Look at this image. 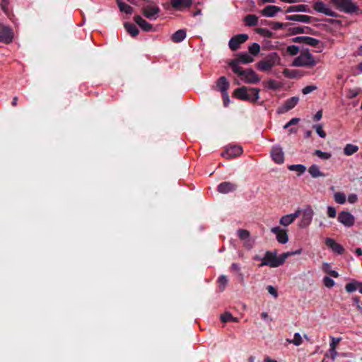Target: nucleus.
I'll return each instance as SVG.
<instances>
[{"instance_id": "obj_51", "label": "nucleus", "mask_w": 362, "mask_h": 362, "mask_svg": "<svg viewBox=\"0 0 362 362\" xmlns=\"http://www.w3.org/2000/svg\"><path fill=\"white\" fill-rule=\"evenodd\" d=\"M323 282L325 286L327 288H332L334 285V281L328 276H325L323 279Z\"/></svg>"}, {"instance_id": "obj_43", "label": "nucleus", "mask_w": 362, "mask_h": 362, "mask_svg": "<svg viewBox=\"0 0 362 362\" xmlns=\"http://www.w3.org/2000/svg\"><path fill=\"white\" fill-rule=\"evenodd\" d=\"M334 201L340 204H343L346 202V196L342 192H336L334 194Z\"/></svg>"}, {"instance_id": "obj_19", "label": "nucleus", "mask_w": 362, "mask_h": 362, "mask_svg": "<svg viewBox=\"0 0 362 362\" xmlns=\"http://www.w3.org/2000/svg\"><path fill=\"white\" fill-rule=\"evenodd\" d=\"M237 189V185L230 182H223L218 185L217 190L221 194L234 192Z\"/></svg>"}, {"instance_id": "obj_53", "label": "nucleus", "mask_w": 362, "mask_h": 362, "mask_svg": "<svg viewBox=\"0 0 362 362\" xmlns=\"http://www.w3.org/2000/svg\"><path fill=\"white\" fill-rule=\"evenodd\" d=\"M327 216L329 218H335L337 216V211L334 207L329 206L327 207Z\"/></svg>"}, {"instance_id": "obj_63", "label": "nucleus", "mask_w": 362, "mask_h": 362, "mask_svg": "<svg viewBox=\"0 0 362 362\" xmlns=\"http://www.w3.org/2000/svg\"><path fill=\"white\" fill-rule=\"evenodd\" d=\"M244 245L248 249H250L253 245V241L250 238L248 240L244 241Z\"/></svg>"}, {"instance_id": "obj_31", "label": "nucleus", "mask_w": 362, "mask_h": 362, "mask_svg": "<svg viewBox=\"0 0 362 362\" xmlns=\"http://www.w3.org/2000/svg\"><path fill=\"white\" fill-rule=\"evenodd\" d=\"M310 30H311V28H309V27H300V26H298V27H293V28H289V31L291 32V35H297V34H300V33H310Z\"/></svg>"}, {"instance_id": "obj_58", "label": "nucleus", "mask_w": 362, "mask_h": 362, "mask_svg": "<svg viewBox=\"0 0 362 362\" xmlns=\"http://www.w3.org/2000/svg\"><path fill=\"white\" fill-rule=\"evenodd\" d=\"M358 94V92L356 90L351 89L349 90V98H356Z\"/></svg>"}, {"instance_id": "obj_42", "label": "nucleus", "mask_w": 362, "mask_h": 362, "mask_svg": "<svg viewBox=\"0 0 362 362\" xmlns=\"http://www.w3.org/2000/svg\"><path fill=\"white\" fill-rule=\"evenodd\" d=\"M313 154L323 160H328L332 157V154L327 152H323L321 150H315Z\"/></svg>"}, {"instance_id": "obj_1", "label": "nucleus", "mask_w": 362, "mask_h": 362, "mask_svg": "<svg viewBox=\"0 0 362 362\" xmlns=\"http://www.w3.org/2000/svg\"><path fill=\"white\" fill-rule=\"evenodd\" d=\"M302 250L299 249L293 252H287L277 256L276 250L267 251L264 257L262 259L260 265H268L271 267H278L282 265L286 259L292 255H299L301 253Z\"/></svg>"}, {"instance_id": "obj_49", "label": "nucleus", "mask_w": 362, "mask_h": 362, "mask_svg": "<svg viewBox=\"0 0 362 362\" xmlns=\"http://www.w3.org/2000/svg\"><path fill=\"white\" fill-rule=\"evenodd\" d=\"M315 130H316V132L317 134L321 137V138H325L326 137V133L325 132V131L322 129V127L321 124H316V125H314L313 127Z\"/></svg>"}, {"instance_id": "obj_15", "label": "nucleus", "mask_w": 362, "mask_h": 362, "mask_svg": "<svg viewBox=\"0 0 362 362\" xmlns=\"http://www.w3.org/2000/svg\"><path fill=\"white\" fill-rule=\"evenodd\" d=\"M338 221L347 227H351L354 224V217L349 211H343L339 214Z\"/></svg>"}, {"instance_id": "obj_36", "label": "nucleus", "mask_w": 362, "mask_h": 362, "mask_svg": "<svg viewBox=\"0 0 362 362\" xmlns=\"http://www.w3.org/2000/svg\"><path fill=\"white\" fill-rule=\"evenodd\" d=\"M221 320L223 322H238V320L237 317H233V315H231V313H228V312H226L224 313L223 315H221Z\"/></svg>"}, {"instance_id": "obj_27", "label": "nucleus", "mask_w": 362, "mask_h": 362, "mask_svg": "<svg viewBox=\"0 0 362 362\" xmlns=\"http://www.w3.org/2000/svg\"><path fill=\"white\" fill-rule=\"evenodd\" d=\"M309 9L308 8V6L305 4H298L293 5L288 7L286 11V13H291V12H308Z\"/></svg>"}, {"instance_id": "obj_22", "label": "nucleus", "mask_w": 362, "mask_h": 362, "mask_svg": "<svg viewBox=\"0 0 362 362\" xmlns=\"http://www.w3.org/2000/svg\"><path fill=\"white\" fill-rule=\"evenodd\" d=\"M134 21L145 32H149L153 29V25L139 15L134 17Z\"/></svg>"}, {"instance_id": "obj_4", "label": "nucleus", "mask_w": 362, "mask_h": 362, "mask_svg": "<svg viewBox=\"0 0 362 362\" xmlns=\"http://www.w3.org/2000/svg\"><path fill=\"white\" fill-rule=\"evenodd\" d=\"M281 58L277 52H271L256 64L257 68L262 71H269L272 67L280 64Z\"/></svg>"}, {"instance_id": "obj_55", "label": "nucleus", "mask_w": 362, "mask_h": 362, "mask_svg": "<svg viewBox=\"0 0 362 362\" xmlns=\"http://www.w3.org/2000/svg\"><path fill=\"white\" fill-rule=\"evenodd\" d=\"M299 121H300L299 118L294 117V118L291 119L288 123H286L284 126V129H287V128H288L289 127H291L292 125L297 124Z\"/></svg>"}, {"instance_id": "obj_56", "label": "nucleus", "mask_w": 362, "mask_h": 362, "mask_svg": "<svg viewBox=\"0 0 362 362\" xmlns=\"http://www.w3.org/2000/svg\"><path fill=\"white\" fill-rule=\"evenodd\" d=\"M358 197L356 194H351L348 196V202L351 204H354L357 202Z\"/></svg>"}, {"instance_id": "obj_35", "label": "nucleus", "mask_w": 362, "mask_h": 362, "mask_svg": "<svg viewBox=\"0 0 362 362\" xmlns=\"http://www.w3.org/2000/svg\"><path fill=\"white\" fill-rule=\"evenodd\" d=\"M359 282L356 280H352L351 282L348 283L345 286L346 291L348 293H352L356 290H358Z\"/></svg>"}, {"instance_id": "obj_18", "label": "nucleus", "mask_w": 362, "mask_h": 362, "mask_svg": "<svg viewBox=\"0 0 362 362\" xmlns=\"http://www.w3.org/2000/svg\"><path fill=\"white\" fill-rule=\"evenodd\" d=\"M271 156L273 160L278 164H281L284 161V153L282 148L279 146H274L272 148Z\"/></svg>"}, {"instance_id": "obj_32", "label": "nucleus", "mask_w": 362, "mask_h": 362, "mask_svg": "<svg viewBox=\"0 0 362 362\" xmlns=\"http://www.w3.org/2000/svg\"><path fill=\"white\" fill-rule=\"evenodd\" d=\"M358 150V147L356 145L348 144L345 146L344 148V153L346 156H351Z\"/></svg>"}, {"instance_id": "obj_33", "label": "nucleus", "mask_w": 362, "mask_h": 362, "mask_svg": "<svg viewBox=\"0 0 362 362\" xmlns=\"http://www.w3.org/2000/svg\"><path fill=\"white\" fill-rule=\"evenodd\" d=\"M288 168L291 171L298 172V175L304 173L306 171V167L301 164L291 165L288 167Z\"/></svg>"}, {"instance_id": "obj_62", "label": "nucleus", "mask_w": 362, "mask_h": 362, "mask_svg": "<svg viewBox=\"0 0 362 362\" xmlns=\"http://www.w3.org/2000/svg\"><path fill=\"white\" fill-rule=\"evenodd\" d=\"M192 0H182V4L183 6L189 8L192 6Z\"/></svg>"}, {"instance_id": "obj_29", "label": "nucleus", "mask_w": 362, "mask_h": 362, "mask_svg": "<svg viewBox=\"0 0 362 362\" xmlns=\"http://www.w3.org/2000/svg\"><path fill=\"white\" fill-rule=\"evenodd\" d=\"M243 21L245 25L250 27L255 26L258 23V17L253 14H248L245 16Z\"/></svg>"}, {"instance_id": "obj_12", "label": "nucleus", "mask_w": 362, "mask_h": 362, "mask_svg": "<svg viewBox=\"0 0 362 362\" xmlns=\"http://www.w3.org/2000/svg\"><path fill=\"white\" fill-rule=\"evenodd\" d=\"M299 98L296 96L291 97L286 100L285 103L276 110L278 114H284L293 109L298 103Z\"/></svg>"}, {"instance_id": "obj_60", "label": "nucleus", "mask_w": 362, "mask_h": 362, "mask_svg": "<svg viewBox=\"0 0 362 362\" xmlns=\"http://www.w3.org/2000/svg\"><path fill=\"white\" fill-rule=\"evenodd\" d=\"M322 110H318L316 114L315 115L314 117H313V119L315 121H319L322 119Z\"/></svg>"}, {"instance_id": "obj_6", "label": "nucleus", "mask_w": 362, "mask_h": 362, "mask_svg": "<svg viewBox=\"0 0 362 362\" xmlns=\"http://www.w3.org/2000/svg\"><path fill=\"white\" fill-rule=\"evenodd\" d=\"M332 4L340 11L352 13L358 10V6L351 0H331Z\"/></svg>"}, {"instance_id": "obj_28", "label": "nucleus", "mask_w": 362, "mask_h": 362, "mask_svg": "<svg viewBox=\"0 0 362 362\" xmlns=\"http://www.w3.org/2000/svg\"><path fill=\"white\" fill-rule=\"evenodd\" d=\"M117 4L119 11L125 13L126 14L131 15L134 11V9L131 6L123 2L122 0H117Z\"/></svg>"}, {"instance_id": "obj_54", "label": "nucleus", "mask_w": 362, "mask_h": 362, "mask_svg": "<svg viewBox=\"0 0 362 362\" xmlns=\"http://www.w3.org/2000/svg\"><path fill=\"white\" fill-rule=\"evenodd\" d=\"M267 290L268 293L273 296L275 298L278 297L277 291L274 286L269 285L267 287Z\"/></svg>"}, {"instance_id": "obj_8", "label": "nucleus", "mask_w": 362, "mask_h": 362, "mask_svg": "<svg viewBox=\"0 0 362 362\" xmlns=\"http://www.w3.org/2000/svg\"><path fill=\"white\" fill-rule=\"evenodd\" d=\"M292 42L302 43L314 47H323V43L319 40L308 36H298L292 39Z\"/></svg>"}, {"instance_id": "obj_2", "label": "nucleus", "mask_w": 362, "mask_h": 362, "mask_svg": "<svg viewBox=\"0 0 362 362\" xmlns=\"http://www.w3.org/2000/svg\"><path fill=\"white\" fill-rule=\"evenodd\" d=\"M317 64L308 49L303 50L300 55L295 58L292 62V66L296 67L313 68Z\"/></svg>"}, {"instance_id": "obj_26", "label": "nucleus", "mask_w": 362, "mask_h": 362, "mask_svg": "<svg viewBox=\"0 0 362 362\" xmlns=\"http://www.w3.org/2000/svg\"><path fill=\"white\" fill-rule=\"evenodd\" d=\"M308 173L313 178H317L319 177H325L326 175L320 171L318 165L313 164L308 168Z\"/></svg>"}, {"instance_id": "obj_13", "label": "nucleus", "mask_w": 362, "mask_h": 362, "mask_svg": "<svg viewBox=\"0 0 362 362\" xmlns=\"http://www.w3.org/2000/svg\"><path fill=\"white\" fill-rule=\"evenodd\" d=\"M313 9L319 13H323L327 16L335 17L337 14L334 11H332L325 4L320 1L317 0L313 4Z\"/></svg>"}, {"instance_id": "obj_64", "label": "nucleus", "mask_w": 362, "mask_h": 362, "mask_svg": "<svg viewBox=\"0 0 362 362\" xmlns=\"http://www.w3.org/2000/svg\"><path fill=\"white\" fill-rule=\"evenodd\" d=\"M329 352H330V356H331V358L332 360H334L335 358L337 357V356L338 355V353L337 351H336V349H329Z\"/></svg>"}, {"instance_id": "obj_16", "label": "nucleus", "mask_w": 362, "mask_h": 362, "mask_svg": "<svg viewBox=\"0 0 362 362\" xmlns=\"http://www.w3.org/2000/svg\"><path fill=\"white\" fill-rule=\"evenodd\" d=\"M243 153V148L240 146H233L226 149L221 153V156L226 159H230L240 156Z\"/></svg>"}, {"instance_id": "obj_7", "label": "nucleus", "mask_w": 362, "mask_h": 362, "mask_svg": "<svg viewBox=\"0 0 362 362\" xmlns=\"http://www.w3.org/2000/svg\"><path fill=\"white\" fill-rule=\"evenodd\" d=\"M238 76L241 77V80L244 81L247 83L255 84L260 81V78L252 69H247L246 70H241L240 72L235 73Z\"/></svg>"}, {"instance_id": "obj_61", "label": "nucleus", "mask_w": 362, "mask_h": 362, "mask_svg": "<svg viewBox=\"0 0 362 362\" xmlns=\"http://www.w3.org/2000/svg\"><path fill=\"white\" fill-rule=\"evenodd\" d=\"M300 212H301L300 210L298 209L296 211H295L293 214H289V216H291V219L294 221L296 220V218L300 216Z\"/></svg>"}, {"instance_id": "obj_25", "label": "nucleus", "mask_w": 362, "mask_h": 362, "mask_svg": "<svg viewBox=\"0 0 362 362\" xmlns=\"http://www.w3.org/2000/svg\"><path fill=\"white\" fill-rule=\"evenodd\" d=\"M229 86V82L227 81L226 76H221L217 81V86L222 93L227 92Z\"/></svg>"}, {"instance_id": "obj_9", "label": "nucleus", "mask_w": 362, "mask_h": 362, "mask_svg": "<svg viewBox=\"0 0 362 362\" xmlns=\"http://www.w3.org/2000/svg\"><path fill=\"white\" fill-rule=\"evenodd\" d=\"M14 37V33L11 28L4 24H0V42L10 44Z\"/></svg>"}, {"instance_id": "obj_37", "label": "nucleus", "mask_w": 362, "mask_h": 362, "mask_svg": "<svg viewBox=\"0 0 362 362\" xmlns=\"http://www.w3.org/2000/svg\"><path fill=\"white\" fill-rule=\"evenodd\" d=\"M281 87V83L274 79H269L267 81V88L271 90H278Z\"/></svg>"}, {"instance_id": "obj_40", "label": "nucleus", "mask_w": 362, "mask_h": 362, "mask_svg": "<svg viewBox=\"0 0 362 362\" xmlns=\"http://www.w3.org/2000/svg\"><path fill=\"white\" fill-rule=\"evenodd\" d=\"M248 50L250 54H251L253 56H256L260 52V46L258 43L254 42L249 46Z\"/></svg>"}, {"instance_id": "obj_57", "label": "nucleus", "mask_w": 362, "mask_h": 362, "mask_svg": "<svg viewBox=\"0 0 362 362\" xmlns=\"http://www.w3.org/2000/svg\"><path fill=\"white\" fill-rule=\"evenodd\" d=\"M223 100L224 106H227L230 102V98L227 92L223 93Z\"/></svg>"}, {"instance_id": "obj_11", "label": "nucleus", "mask_w": 362, "mask_h": 362, "mask_svg": "<svg viewBox=\"0 0 362 362\" xmlns=\"http://www.w3.org/2000/svg\"><path fill=\"white\" fill-rule=\"evenodd\" d=\"M248 39L247 34H238L230 38L228 42L230 49L233 51H235L239 49L240 45Z\"/></svg>"}, {"instance_id": "obj_14", "label": "nucleus", "mask_w": 362, "mask_h": 362, "mask_svg": "<svg viewBox=\"0 0 362 362\" xmlns=\"http://www.w3.org/2000/svg\"><path fill=\"white\" fill-rule=\"evenodd\" d=\"M314 211L312 209V208L308 206L305 209L302 214V218L299 223V226L300 228H305L312 221L313 217Z\"/></svg>"}, {"instance_id": "obj_17", "label": "nucleus", "mask_w": 362, "mask_h": 362, "mask_svg": "<svg viewBox=\"0 0 362 362\" xmlns=\"http://www.w3.org/2000/svg\"><path fill=\"white\" fill-rule=\"evenodd\" d=\"M271 232L276 235V240L279 243L285 244L288 241V235L286 230L276 226L272 228Z\"/></svg>"}, {"instance_id": "obj_44", "label": "nucleus", "mask_w": 362, "mask_h": 362, "mask_svg": "<svg viewBox=\"0 0 362 362\" xmlns=\"http://www.w3.org/2000/svg\"><path fill=\"white\" fill-rule=\"evenodd\" d=\"M228 282V279L225 275H221L218 279V287L221 291L225 289L226 284Z\"/></svg>"}, {"instance_id": "obj_38", "label": "nucleus", "mask_w": 362, "mask_h": 362, "mask_svg": "<svg viewBox=\"0 0 362 362\" xmlns=\"http://www.w3.org/2000/svg\"><path fill=\"white\" fill-rule=\"evenodd\" d=\"M238 235L241 240L246 241L250 238V233L247 230L239 229L238 230Z\"/></svg>"}, {"instance_id": "obj_47", "label": "nucleus", "mask_w": 362, "mask_h": 362, "mask_svg": "<svg viewBox=\"0 0 362 362\" xmlns=\"http://www.w3.org/2000/svg\"><path fill=\"white\" fill-rule=\"evenodd\" d=\"M331 342L329 344L331 349H337V345L341 341V337H330Z\"/></svg>"}, {"instance_id": "obj_24", "label": "nucleus", "mask_w": 362, "mask_h": 362, "mask_svg": "<svg viewBox=\"0 0 362 362\" xmlns=\"http://www.w3.org/2000/svg\"><path fill=\"white\" fill-rule=\"evenodd\" d=\"M186 30L184 29H180L173 34L171 36V40L173 42L178 43L183 41L186 37Z\"/></svg>"}, {"instance_id": "obj_23", "label": "nucleus", "mask_w": 362, "mask_h": 362, "mask_svg": "<svg viewBox=\"0 0 362 362\" xmlns=\"http://www.w3.org/2000/svg\"><path fill=\"white\" fill-rule=\"evenodd\" d=\"M286 20L298 21L305 23H310L311 22L312 17L306 15H289L286 16Z\"/></svg>"}, {"instance_id": "obj_46", "label": "nucleus", "mask_w": 362, "mask_h": 362, "mask_svg": "<svg viewBox=\"0 0 362 362\" xmlns=\"http://www.w3.org/2000/svg\"><path fill=\"white\" fill-rule=\"evenodd\" d=\"M293 222V221L291 219L289 214L282 216L279 221L280 224H281L284 226H287L290 225L291 223H292Z\"/></svg>"}, {"instance_id": "obj_20", "label": "nucleus", "mask_w": 362, "mask_h": 362, "mask_svg": "<svg viewBox=\"0 0 362 362\" xmlns=\"http://www.w3.org/2000/svg\"><path fill=\"white\" fill-rule=\"evenodd\" d=\"M325 245L331 248L333 252L339 255H341L344 252V249L340 244L335 242L334 240L327 238L325 239Z\"/></svg>"}, {"instance_id": "obj_48", "label": "nucleus", "mask_w": 362, "mask_h": 362, "mask_svg": "<svg viewBox=\"0 0 362 362\" xmlns=\"http://www.w3.org/2000/svg\"><path fill=\"white\" fill-rule=\"evenodd\" d=\"M299 50V47L296 45H290L287 47V52L291 56L296 55Z\"/></svg>"}, {"instance_id": "obj_21", "label": "nucleus", "mask_w": 362, "mask_h": 362, "mask_svg": "<svg viewBox=\"0 0 362 362\" xmlns=\"http://www.w3.org/2000/svg\"><path fill=\"white\" fill-rule=\"evenodd\" d=\"M281 11V8L276 6L269 5L262 9L260 13L265 17H274L276 13Z\"/></svg>"}, {"instance_id": "obj_30", "label": "nucleus", "mask_w": 362, "mask_h": 362, "mask_svg": "<svg viewBox=\"0 0 362 362\" xmlns=\"http://www.w3.org/2000/svg\"><path fill=\"white\" fill-rule=\"evenodd\" d=\"M124 26L131 36L136 37L139 35V30L134 24L127 22L124 24Z\"/></svg>"}, {"instance_id": "obj_41", "label": "nucleus", "mask_w": 362, "mask_h": 362, "mask_svg": "<svg viewBox=\"0 0 362 362\" xmlns=\"http://www.w3.org/2000/svg\"><path fill=\"white\" fill-rule=\"evenodd\" d=\"M256 32L259 35L268 38H271L273 36V33L267 28H259L256 30Z\"/></svg>"}, {"instance_id": "obj_10", "label": "nucleus", "mask_w": 362, "mask_h": 362, "mask_svg": "<svg viewBox=\"0 0 362 362\" xmlns=\"http://www.w3.org/2000/svg\"><path fill=\"white\" fill-rule=\"evenodd\" d=\"M141 11L146 18L150 20H155L157 18V16L160 13V9L158 6L151 3L143 6Z\"/></svg>"}, {"instance_id": "obj_59", "label": "nucleus", "mask_w": 362, "mask_h": 362, "mask_svg": "<svg viewBox=\"0 0 362 362\" xmlns=\"http://www.w3.org/2000/svg\"><path fill=\"white\" fill-rule=\"evenodd\" d=\"M182 4V0H171V5L173 8H178Z\"/></svg>"}, {"instance_id": "obj_5", "label": "nucleus", "mask_w": 362, "mask_h": 362, "mask_svg": "<svg viewBox=\"0 0 362 362\" xmlns=\"http://www.w3.org/2000/svg\"><path fill=\"white\" fill-rule=\"evenodd\" d=\"M254 61L247 52H240L237 54V57L230 60L228 64L234 73L240 72L243 69L240 66V64H249Z\"/></svg>"}, {"instance_id": "obj_39", "label": "nucleus", "mask_w": 362, "mask_h": 362, "mask_svg": "<svg viewBox=\"0 0 362 362\" xmlns=\"http://www.w3.org/2000/svg\"><path fill=\"white\" fill-rule=\"evenodd\" d=\"M268 25H272V28L273 30H280L283 28L288 27V26L291 25L292 24L290 23H280V22H271V23H268Z\"/></svg>"}, {"instance_id": "obj_3", "label": "nucleus", "mask_w": 362, "mask_h": 362, "mask_svg": "<svg viewBox=\"0 0 362 362\" xmlns=\"http://www.w3.org/2000/svg\"><path fill=\"white\" fill-rule=\"evenodd\" d=\"M234 95L240 100L255 103L259 98V89L257 88H247L243 86L235 89Z\"/></svg>"}, {"instance_id": "obj_52", "label": "nucleus", "mask_w": 362, "mask_h": 362, "mask_svg": "<svg viewBox=\"0 0 362 362\" xmlns=\"http://www.w3.org/2000/svg\"><path fill=\"white\" fill-rule=\"evenodd\" d=\"M8 4H9L8 0H1V4H0L1 8L6 14L8 13Z\"/></svg>"}, {"instance_id": "obj_34", "label": "nucleus", "mask_w": 362, "mask_h": 362, "mask_svg": "<svg viewBox=\"0 0 362 362\" xmlns=\"http://www.w3.org/2000/svg\"><path fill=\"white\" fill-rule=\"evenodd\" d=\"M284 75L288 78H295L299 77V71L295 69H285L283 71Z\"/></svg>"}, {"instance_id": "obj_45", "label": "nucleus", "mask_w": 362, "mask_h": 362, "mask_svg": "<svg viewBox=\"0 0 362 362\" xmlns=\"http://www.w3.org/2000/svg\"><path fill=\"white\" fill-rule=\"evenodd\" d=\"M288 341L289 343L293 344L296 346H300L303 342L302 337L299 333H295L294 336H293V339H292V340L288 339Z\"/></svg>"}, {"instance_id": "obj_50", "label": "nucleus", "mask_w": 362, "mask_h": 362, "mask_svg": "<svg viewBox=\"0 0 362 362\" xmlns=\"http://www.w3.org/2000/svg\"><path fill=\"white\" fill-rule=\"evenodd\" d=\"M317 89V87L315 85H312V86H305V88H303L302 90V93L304 94V95H307L315 90Z\"/></svg>"}]
</instances>
